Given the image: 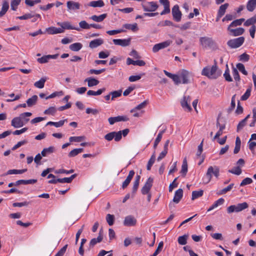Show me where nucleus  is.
Wrapping results in <instances>:
<instances>
[{"label":"nucleus","mask_w":256,"mask_h":256,"mask_svg":"<svg viewBox=\"0 0 256 256\" xmlns=\"http://www.w3.org/2000/svg\"><path fill=\"white\" fill-rule=\"evenodd\" d=\"M214 64L212 66L204 67L202 71V74L208 77L210 79H216L221 75V72L218 70L216 60H214Z\"/></svg>","instance_id":"1"},{"label":"nucleus","mask_w":256,"mask_h":256,"mask_svg":"<svg viewBox=\"0 0 256 256\" xmlns=\"http://www.w3.org/2000/svg\"><path fill=\"white\" fill-rule=\"evenodd\" d=\"M212 174L216 178H218L220 175V168L217 166H210L207 170L206 177L204 178V182L206 184L208 183L212 180Z\"/></svg>","instance_id":"2"},{"label":"nucleus","mask_w":256,"mask_h":256,"mask_svg":"<svg viewBox=\"0 0 256 256\" xmlns=\"http://www.w3.org/2000/svg\"><path fill=\"white\" fill-rule=\"evenodd\" d=\"M31 116L32 114L30 112H26L22 113L18 116L14 118L11 121V126L14 128H19L24 126V124L22 122V118L23 116Z\"/></svg>","instance_id":"3"},{"label":"nucleus","mask_w":256,"mask_h":256,"mask_svg":"<svg viewBox=\"0 0 256 256\" xmlns=\"http://www.w3.org/2000/svg\"><path fill=\"white\" fill-rule=\"evenodd\" d=\"M248 207L247 202H244L242 203L238 204L236 205H231L228 207L226 210L227 212L229 214L232 212H238Z\"/></svg>","instance_id":"4"},{"label":"nucleus","mask_w":256,"mask_h":256,"mask_svg":"<svg viewBox=\"0 0 256 256\" xmlns=\"http://www.w3.org/2000/svg\"><path fill=\"white\" fill-rule=\"evenodd\" d=\"M200 42L204 48H214L216 47V44L212 38L207 36L200 37Z\"/></svg>","instance_id":"5"},{"label":"nucleus","mask_w":256,"mask_h":256,"mask_svg":"<svg viewBox=\"0 0 256 256\" xmlns=\"http://www.w3.org/2000/svg\"><path fill=\"white\" fill-rule=\"evenodd\" d=\"M244 38L240 36L228 40L227 44L231 48H236L240 47L244 44Z\"/></svg>","instance_id":"6"},{"label":"nucleus","mask_w":256,"mask_h":256,"mask_svg":"<svg viewBox=\"0 0 256 256\" xmlns=\"http://www.w3.org/2000/svg\"><path fill=\"white\" fill-rule=\"evenodd\" d=\"M142 8L144 12H154L158 8V5L156 2H147L142 4Z\"/></svg>","instance_id":"7"},{"label":"nucleus","mask_w":256,"mask_h":256,"mask_svg":"<svg viewBox=\"0 0 256 256\" xmlns=\"http://www.w3.org/2000/svg\"><path fill=\"white\" fill-rule=\"evenodd\" d=\"M76 176V174L72 175L70 178H62L52 179L48 180L49 184H55L57 182L60 183H70L72 180Z\"/></svg>","instance_id":"8"},{"label":"nucleus","mask_w":256,"mask_h":256,"mask_svg":"<svg viewBox=\"0 0 256 256\" xmlns=\"http://www.w3.org/2000/svg\"><path fill=\"white\" fill-rule=\"evenodd\" d=\"M172 13L173 19L176 22L180 21L182 14L180 10L179 6L178 4L174 5L172 8Z\"/></svg>","instance_id":"9"},{"label":"nucleus","mask_w":256,"mask_h":256,"mask_svg":"<svg viewBox=\"0 0 256 256\" xmlns=\"http://www.w3.org/2000/svg\"><path fill=\"white\" fill-rule=\"evenodd\" d=\"M153 178L150 177L148 178L144 185L143 186L141 190V192L142 194H146L149 193L150 188L152 186Z\"/></svg>","instance_id":"10"},{"label":"nucleus","mask_w":256,"mask_h":256,"mask_svg":"<svg viewBox=\"0 0 256 256\" xmlns=\"http://www.w3.org/2000/svg\"><path fill=\"white\" fill-rule=\"evenodd\" d=\"M172 43V41L168 40L159 44H156L152 48V52H157L160 50L168 46Z\"/></svg>","instance_id":"11"},{"label":"nucleus","mask_w":256,"mask_h":256,"mask_svg":"<svg viewBox=\"0 0 256 256\" xmlns=\"http://www.w3.org/2000/svg\"><path fill=\"white\" fill-rule=\"evenodd\" d=\"M228 30L229 32V34L232 36L242 35L244 32V29L242 28H232L228 27Z\"/></svg>","instance_id":"12"},{"label":"nucleus","mask_w":256,"mask_h":256,"mask_svg":"<svg viewBox=\"0 0 256 256\" xmlns=\"http://www.w3.org/2000/svg\"><path fill=\"white\" fill-rule=\"evenodd\" d=\"M129 118L126 116H118L115 117H110L108 118V121L110 125L114 124L116 122H126Z\"/></svg>","instance_id":"13"},{"label":"nucleus","mask_w":256,"mask_h":256,"mask_svg":"<svg viewBox=\"0 0 256 256\" xmlns=\"http://www.w3.org/2000/svg\"><path fill=\"white\" fill-rule=\"evenodd\" d=\"M190 100L191 98L189 96H184L180 102L181 106L182 107V108L188 111L191 110L192 108L190 105Z\"/></svg>","instance_id":"14"},{"label":"nucleus","mask_w":256,"mask_h":256,"mask_svg":"<svg viewBox=\"0 0 256 256\" xmlns=\"http://www.w3.org/2000/svg\"><path fill=\"white\" fill-rule=\"evenodd\" d=\"M112 41L115 45L124 47L130 44L131 38L127 39H114Z\"/></svg>","instance_id":"15"},{"label":"nucleus","mask_w":256,"mask_h":256,"mask_svg":"<svg viewBox=\"0 0 256 256\" xmlns=\"http://www.w3.org/2000/svg\"><path fill=\"white\" fill-rule=\"evenodd\" d=\"M160 2L164 6V9L160 12V15H164L169 14L170 12V3L168 0H159Z\"/></svg>","instance_id":"16"},{"label":"nucleus","mask_w":256,"mask_h":256,"mask_svg":"<svg viewBox=\"0 0 256 256\" xmlns=\"http://www.w3.org/2000/svg\"><path fill=\"white\" fill-rule=\"evenodd\" d=\"M136 220L132 216H126L124 221V224L127 226H134L136 224Z\"/></svg>","instance_id":"17"},{"label":"nucleus","mask_w":256,"mask_h":256,"mask_svg":"<svg viewBox=\"0 0 256 256\" xmlns=\"http://www.w3.org/2000/svg\"><path fill=\"white\" fill-rule=\"evenodd\" d=\"M66 6L68 10L70 11L79 10L80 8V4L78 2L70 0L67 2Z\"/></svg>","instance_id":"18"},{"label":"nucleus","mask_w":256,"mask_h":256,"mask_svg":"<svg viewBox=\"0 0 256 256\" xmlns=\"http://www.w3.org/2000/svg\"><path fill=\"white\" fill-rule=\"evenodd\" d=\"M183 196V190L179 188L175 192L174 196L172 200V202L178 204L182 198Z\"/></svg>","instance_id":"19"},{"label":"nucleus","mask_w":256,"mask_h":256,"mask_svg":"<svg viewBox=\"0 0 256 256\" xmlns=\"http://www.w3.org/2000/svg\"><path fill=\"white\" fill-rule=\"evenodd\" d=\"M164 72L166 76H168V77H169L170 78H172L173 80V81L176 84L178 85L181 82L180 80V76L177 75V74H172L166 71V70H164Z\"/></svg>","instance_id":"20"},{"label":"nucleus","mask_w":256,"mask_h":256,"mask_svg":"<svg viewBox=\"0 0 256 256\" xmlns=\"http://www.w3.org/2000/svg\"><path fill=\"white\" fill-rule=\"evenodd\" d=\"M180 79H182V84H186L189 83V72L183 70L180 74Z\"/></svg>","instance_id":"21"},{"label":"nucleus","mask_w":256,"mask_h":256,"mask_svg":"<svg viewBox=\"0 0 256 256\" xmlns=\"http://www.w3.org/2000/svg\"><path fill=\"white\" fill-rule=\"evenodd\" d=\"M126 64L128 65L133 64L134 66H144L146 62L142 60H134L132 58H128L126 59Z\"/></svg>","instance_id":"22"},{"label":"nucleus","mask_w":256,"mask_h":256,"mask_svg":"<svg viewBox=\"0 0 256 256\" xmlns=\"http://www.w3.org/2000/svg\"><path fill=\"white\" fill-rule=\"evenodd\" d=\"M103 43V40L101 38L95 39L90 42L89 47L91 48H94L102 45Z\"/></svg>","instance_id":"23"},{"label":"nucleus","mask_w":256,"mask_h":256,"mask_svg":"<svg viewBox=\"0 0 256 256\" xmlns=\"http://www.w3.org/2000/svg\"><path fill=\"white\" fill-rule=\"evenodd\" d=\"M46 31L49 34H60L64 32V30H63V29L53 26L50 27L46 28Z\"/></svg>","instance_id":"24"},{"label":"nucleus","mask_w":256,"mask_h":256,"mask_svg":"<svg viewBox=\"0 0 256 256\" xmlns=\"http://www.w3.org/2000/svg\"><path fill=\"white\" fill-rule=\"evenodd\" d=\"M84 82H88V87H92L94 86H96L100 82L98 80L92 77H90L85 79Z\"/></svg>","instance_id":"25"},{"label":"nucleus","mask_w":256,"mask_h":256,"mask_svg":"<svg viewBox=\"0 0 256 256\" xmlns=\"http://www.w3.org/2000/svg\"><path fill=\"white\" fill-rule=\"evenodd\" d=\"M103 238V236L102 233L101 232V230L100 231L99 235L98 236L97 238H94L91 240L90 245V246H94V245H96L97 243L100 242H102Z\"/></svg>","instance_id":"26"},{"label":"nucleus","mask_w":256,"mask_h":256,"mask_svg":"<svg viewBox=\"0 0 256 256\" xmlns=\"http://www.w3.org/2000/svg\"><path fill=\"white\" fill-rule=\"evenodd\" d=\"M106 16L107 14H104L98 16L93 15L90 16V18L96 22H102L106 18Z\"/></svg>","instance_id":"27"},{"label":"nucleus","mask_w":256,"mask_h":256,"mask_svg":"<svg viewBox=\"0 0 256 256\" xmlns=\"http://www.w3.org/2000/svg\"><path fill=\"white\" fill-rule=\"evenodd\" d=\"M37 182L36 179H31L28 180H20L16 182V184H34Z\"/></svg>","instance_id":"28"},{"label":"nucleus","mask_w":256,"mask_h":256,"mask_svg":"<svg viewBox=\"0 0 256 256\" xmlns=\"http://www.w3.org/2000/svg\"><path fill=\"white\" fill-rule=\"evenodd\" d=\"M122 26L127 30H131L134 32H136L138 30L136 23L133 24H124Z\"/></svg>","instance_id":"29"},{"label":"nucleus","mask_w":256,"mask_h":256,"mask_svg":"<svg viewBox=\"0 0 256 256\" xmlns=\"http://www.w3.org/2000/svg\"><path fill=\"white\" fill-rule=\"evenodd\" d=\"M38 97L36 95H34L32 98H29L26 100V104L28 106L30 107L35 105L38 100Z\"/></svg>","instance_id":"30"},{"label":"nucleus","mask_w":256,"mask_h":256,"mask_svg":"<svg viewBox=\"0 0 256 256\" xmlns=\"http://www.w3.org/2000/svg\"><path fill=\"white\" fill-rule=\"evenodd\" d=\"M88 6L96 8V7H102L104 6V4L102 0H98L97 1H92L88 4Z\"/></svg>","instance_id":"31"},{"label":"nucleus","mask_w":256,"mask_h":256,"mask_svg":"<svg viewBox=\"0 0 256 256\" xmlns=\"http://www.w3.org/2000/svg\"><path fill=\"white\" fill-rule=\"evenodd\" d=\"M256 7V0H249L246 5L247 10L249 12H252Z\"/></svg>","instance_id":"32"},{"label":"nucleus","mask_w":256,"mask_h":256,"mask_svg":"<svg viewBox=\"0 0 256 256\" xmlns=\"http://www.w3.org/2000/svg\"><path fill=\"white\" fill-rule=\"evenodd\" d=\"M8 2L6 0H4L2 2V10L0 12V14H2V16H4L6 14V12L8 10Z\"/></svg>","instance_id":"33"},{"label":"nucleus","mask_w":256,"mask_h":256,"mask_svg":"<svg viewBox=\"0 0 256 256\" xmlns=\"http://www.w3.org/2000/svg\"><path fill=\"white\" fill-rule=\"evenodd\" d=\"M224 200L222 198H220L216 200L214 204L208 210V212L211 211L214 208H216L220 205H222L224 204Z\"/></svg>","instance_id":"34"},{"label":"nucleus","mask_w":256,"mask_h":256,"mask_svg":"<svg viewBox=\"0 0 256 256\" xmlns=\"http://www.w3.org/2000/svg\"><path fill=\"white\" fill-rule=\"evenodd\" d=\"M82 47V44L80 42H76L72 44L70 46V49L74 52H78L79 51Z\"/></svg>","instance_id":"35"},{"label":"nucleus","mask_w":256,"mask_h":256,"mask_svg":"<svg viewBox=\"0 0 256 256\" xmlns=\"http://www.w3.org/2000/svg\"><path fill=\"white\" fill-rule=\"evenodd\" d=\"M62 26H63V28L62 29H63V30H76L77 31H80V28H78V27H74V26H72L70 22H64V24H62Z\"/></svg>","instance_id":"36"},{"label":"nucleus","mask_w":256,"mask_h":256,"mask_svg":"<svg viewBox=\"0 0 256 256\" xmlns=\"http://www.w3.org/2000/svg\"><path fill=\"white\" fill-rule=\"evenodd\" d=\"M65 122H67V120H61L59 121L58 122H48L46 124V126H56V128L61 127L62 126Z\"/></svg>","instance_id":"37"},{"label":"nucleus","mask_w":256,"mask_h":256,"mask_svg":"<svg viewBox=\"0 0 256 256\" xmlns=\"http://www.w3.org/2000/svg\"><path fill=\"white\" fill-rule=\"evenodd\" d=\"M245 20L244 18H242L240 19H237L231 22V24L228 26V27L233 28L237 26H240L242 25V23Z\"/></svg>","instance_id":"38"},{"label":"nucleus","mask_w":256,"mask_h":256,"mask_svg":"<svg viewBox=\"0 0 256 256\" xmlns=\"http://www.w3.org/2000/svg\"><path fill=\"white\" fill-rule=\"evenodd\" d=\"M203 194L204 190H202L193 191L192 194V200H194L196 198H200L202 196Z\"/></svg>","instance_id":"39"},{"label":"nucleus","mask_w":256,"mask_h":256,"mask_svg":"<svg viewBox=\"0 0 256 256\" xmlns=\"http://www.w3.org/2000/svg\"><path fill=\"white\" fill-rule=\"evenodd\" d=\"M106 88H102L98 90L96 92H94L92 90H89L87 92L88 96H98L101 94L103 92L106 90Z\"/></svg>","instance_id":"40"},{"label":"nucleus","mask_w":256,"mask_h":256,"mask_svg":"<svg viewBox=\"0 0 256 256\" xmlns=\"http://www.w3.org/2000/svg\"><path fill=\"white\" fill-rule=\"evenodd\" d=\"M27 169L23 170H8L5 175L12 174H22L26 172Z\"/></svg>","instance_id":"41"},{"label":"nucleus","mask_w":256,"mask_h":256,"mask_svg":"<svg viewBox=\"0 0 256 256\" xmlns=\"http://www.w3.org/2000/svg\"><path fill=\"white\" fill-rule=\"evenodd\" d=\"M228 172L234 174L238 176L240 175L242 172V170L240 166L234 167L232 170H228Z\"/></svg>","instance_id":"42"},{"label":"nucleus","mask_w":256,"mask_h":256,"mask_svg":"<svg viewBox=\"0 0 256 256\" xmlns=\"http://www.w3.org/2000/svg\"><path fill=\"white\" fill-rule=\"evenodd\" d=\"M83 150L84 149L82 148L74 149L69 152L68 156L70 158L74 157L78 155V154L82 152Z\"/></svg>","instance_id":"43"},{"label":"nucleus","mask_w":256,"mask_h":256,"mask_svg":"<svg viewBox=\"0 0 256 256\" xmlns=\"http://www.w3.org/2000/svg\"><path fill=\"white\" fill-rule=\"evenodd\" d=\"M54 146H50L48 148H44L41 152V154L42 156H46L47 154H52L54 152Z\"/></svg>","instance_id":"44"},{"label":"nucleus","mask_w":256,"mask_h":256,"mask_svg":"<svg viewBox=\"0 0 256 256\" xmlns=\"http://www.w3.org/2000/svg\"><path fill=\"white\" fill-rule=\"evenodd\" d=\"M256 23V14L252 17L248 19L244 23V26H248L254 25Z\"/></svg>","instance_id":"45"},{"label":"nucleus","mask_w":256,"mask_h":256,"mask_svg":"<svg viewBox=\"0 0 256 256\" xmlns=\"http://www.w3.org/2000/svg\"><path fill=\"white\" fill-rule=\"evenodd\" d=\"M46 81V78H42L38 82L34 84V86L39 88H42L44 87V83Z\"/></svg>","instance_id":"46"},{"label":"nucleus","mask_w":256,"mask_h":256,"mask_svg":"<svg viewBox=\"0 0 256 256\" xmlns=\"http://www.w3.org/2000/svg\"><path fill=\"white\" fill-rule=\"evenodd\" d=\"M188 172V164L186 158H184L183 160L182 170L180 172L182 175L184 176Z\"/></svg>","instance_id":"47"},{"label":"nucleus","mask_w":256,"mask_h":256,"mask_svg":"<svg viewBox=\"0 0 256 256\" xmlns=\"http://www.w3.org/2000/svg\"><path fill=\"white\" fill-rule=\"evenodd\" d=\"M148 100H144V102H142L141 104H139L136 107H135L134 108L132 109L131 110H130V112H135L136 110H140L142 108H144L147 104H148Z\"/></svg>","instance_id":"48"},{"label":"nucleus","mask_w":256,"mask_h":256,"mask_svg":"<svg viewBox=\"0 0 256 256\" xmlns=\"http://www.w3.org/2000/svg\"><path fill=\"white\" fill-rule=\"evenodd\" d=\"M86 139L85 136H71L69 138L70 142H80Z\"/></svg>","instance_id":"49"},{"label":"nucleus","mask_w":256,"mask_h":256,"mask_svg":"<svg viewBox=\"0 0 256 256\" xmlns=\"http://www.w3.org/2000/svg\"><path fill=\"white\" fill-rule=\"evenodd\" d=\"M228 6L229 4L228 3H225L224 4L221 5L218 9V12L224 16L226 12V10L228 7Z\"/></svg>","instance_id":"50"},{"label":"nucleus","mask_w":256,"mask_h":256,"mask_svg":"<svg viewBox=\"0 0 256 256\" xmlns=\"http://www.w3.org/2000/svg\"><path fill=\"white\" fill-rule=\"evenodd\" d=\"M226 69L225 70V72L224 74V76L226 80L228 82H231L232 81V79L230 74V70H229L228 64L226 65Z\"/></svg>","instance_id":"51"},{"label":"nucleus","mask_w":256,"mask_h":256,"mask_svg":"<svg viewBox=\"0 0 256 256\" xmlns=\"http://www.w3.org/2000/svg\"><path fill=\"white\" fill-rule=\"evenodd\" d=\"M56 112V108L54 106H50L46 110L44 113L46 114H50L54 116Z\"/></svg>","instance_id":"52"},{"label":"nucleus","mask_w":256,"mask_h":256,"mask_svg":"<svg viewBox=\"0 0 256 256\" xmlns=\"http://www.w3.org/2000/svg\"><path fill=\"white\" fill-rule=\"evenodd\" d=\"M188 235H183L178 238V242L180 244L184 245L187 242Z\"/></svg>","instance_id":"53"},{"label":"nucleus","mask_w":256,"mask_h":256,"mask_svg":"<svg viewBox=\"0 0 256 256\" xmlns=\"http://www.w3.org/2000/svg\"><path fill=\"white\" fill-rule=\"evenodd\" d=\"M232 74L234 77V80L236 82H239L240 80V76L238 70L236 68H233L232 69Z\"/></svg>","instance_id":"54"},{"label":"nucleus","mask_w":256,"mask_h":256,"mask_svg":"<svg viewBox=\"0 0 256 256\" xmlns=\"http://www.w3.org/2000/svg\"><path fill=\"white\" fill-rule=\"evenodd\" d=\"M21 0H12L10 2L11 9L13 10H16Z\"/></svg>","instance_id":"55"},{"label":"nucleus","mask_w":256,"mask_h":256,"mask_svg":"<svg viewBox=\"0 0 256 256\" xmlns=\"http://www.w3.org/2000/svg\"><path fill=\"white\" fill-rule=\"evenodd\" d=\"M155 159H156V156H155V154L154 153L151 156V158H150V159L149 160L148 162L147 166H146L147 170H150L154 162Z\"/></svg>","instance_id":"56"},{"label":"nucleus","mask_w":256,"mask_h":256,"mask_svg":"<svg viewBox=\"0 0 256 256\" xmlns=\"http://www.w3.org/2000/svg\"><path fill=\"white\" fill-rule=\"evenodd\" d=\"M236 68L238 69L240 72H242L244 74L247 75L248 72L245 70V68L244 65L242 64L241 63H238L236 64Z\"/></svg>","instance_id":"57"},{"label":"nucleus","mask_w":256,"mask_h":256,"mask_svg":"<svg viewBox=\"0 0 256 256\" xmlns=\"http://www.w3.org/2000/svg\"><path fill=\"white\" fill-rule=\"evenodd\" d=\"M163 246H164L163 242L162 241V242H160L156 250H155L154 253L150 256H156L160 252H161L162 248H163Z\"/></svg>","instance_id":"58"},{"label":"nucleus","mask_w":256,"mask_h":256,"mask_svg":"<svg viewBox=\"0 0 256 256\" xmlns=\"http://www.w3.org/2000/svg\"><path fill=\"white\" fill-rule=\"evenodd\" d=\"M126 30L123 29H119V30H108L106 32V33L110 35V36H113L116 34H118L121 32H126Z\"/></svg>","instance_id":"59"},{"label":"nucleus","mask_w":256,"mask_h":256,"mask_svg":"<svg viewBox=\"0 0 256 256\" xmlns=\"http://www.w3.org/2000/svg\"><path fill=\"white\" fill-rule=\"evenodd\" d=\"M106 220L110 226H112L114 222V215L108 214L106 216Z\"/></svg>","instance_id":"60"},{"label":"nucleus","mask_w":256,"mask_h":256,"mask_svg":"<svg viewBox=\"0 0 256 256\" xmlns=\"http://www.w3.org/2000/svg\"><path fill=\"white\" fill-rule=\"evenodd\" d=\"M251 92V88H248L246 92L242 96L241 100H246L248 99L250 95Z\"/></svg>","instance_id":"61"},{"label":"nucleus","mask_w":256,"mask_h":256,"mask_svg":"<svg viewBox=\"0 0 256 256\" xmlns=\"http://www.w3.org/2000/svg\"><path fill=\"white\" fill-rule=\"evenodd\" d=\"M80 28H82L83 29H90V24L87 23V22L85 20H82L79 22Z\"/></svg>","instance_id":"62"},{"label":"nucleus","mask_w":256,"mask_h":256,"mask_svg":"<svg viewBox=\"0 0 256 256\" xmlns=\"http://www.w3.org/2000/svg\"><path fill=\"white\" fill-rule=\"evenodd\" d=\"M114 140L116 142H119L122 138V131L114 132Z\"/></svg>","instance_id":"63"},{"label":"nucleus","mask_w":256,"mask_h":256,"mask_svg":"<svg viewBox=\"0 0 256 256\" xmlns=\"http://www.w3.org/2000/svg\"><path fill=\"white\" fill-rule=\"evenodd\" d=\"M68 244L64 246L55 255V256H63L66 252Z\"/></svg>","instance_id":"64"}]
</instances>
